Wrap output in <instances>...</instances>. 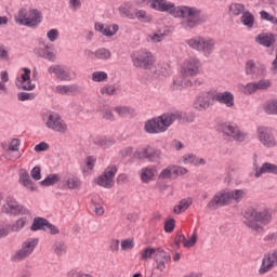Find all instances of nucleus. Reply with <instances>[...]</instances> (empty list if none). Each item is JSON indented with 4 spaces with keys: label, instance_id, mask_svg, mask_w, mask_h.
Here are the masks:
<instances>
[{
    "label": "nucleus",
    "instance_id": "1",
    "mask_svg": "<svg viewBox=\"0 0 277 277\" xmlns=\"http://www.w3.org/2000/svg\"><path fill=\"white\" fill-rule=\"evenodd\" d=\"M150 8L158 12H168L174 18H184L181 22L183 29H196L199 25L207 23V14L196 6L181 5L176 8L174 2H168V0H148Z\"/></svg>",
    "mask_w": 277,
    "mask_h": 277
},
{
    "label": "nucleus",
    "instance_id": "2",
    "mask_svg": "<svg viewBox=\"0 0 277 277\" xmlns=\"http://www.w3.org/2000/svg\"><path fill=\"white\" fill-rule=\"evenodd\" d=\"M183 116L181 113H167L159 117L149 119L145 122V131L150 134L166 133L167 129L176 122V120H182Z\"/></svg>",
    "mask_w": 277,
    "mask_h": 277
},
{
    "label": "nucleus",
    "instance_id": "3",
    "mask_svg": "<svg viewBox=\"0 0 277 277\" xmlns=\"http://www.w3.org/2000/svg\"><path fill=\"white\" fill-rule=\"evenodd\" d=\"M243 198H246V190L243 189H223L216 193L213 198L208 202V209H210V211H217L219 207H226L230 205V200L239 203L243 200Z\"/></svg>",
    "mask_w": 277,
    "mask_h": 277
},
{
    "label": "nucleus",
    "instance_id": "4",
    "mask_svg": "<svg viewBox=\"0 0 277 277\" xmlns=\"http://www.w3.org/2000/svg\"><path fill=\"white\" fill-rule=\"evenodd\" d=\"M245 217H246V221H245L246 226L259 233V230H263V226H267V224L272 222V211L263 210L259 212L253 208H249L245 212ZM261 224L263 226H261Z\"/></svg>",
    "mask_w": 277,
    "mask_h": 277
},
{
    "label": "nucleus",
    "instance_id": "5",
    "mask_svg": "<svg viewBox=\"0 0 277 277\" xmlns=\"http://www.w3.org/2000/svg\"><path fill=\"white\" fill-rule=\"evenodd\" d=\"M15 23L24 27H38L42 23V13L38 9H32L27 15V10L19 9L15 15Z\"/></svg>",
    "mask_w": 277,
    "mask_h": 277
},
{
    "label": "nucleus",
    "instance_id": "6",
    "mask_svg": "<svg viewBox=\"0 0 277 277\" xmlns=\"http://www.w3.org/2000/svg\"><path fill=\"white\" fill-rule=\"evenodd\" d=\"M186 44L195 51H201L206 57H209L215 49V40L211 38L195 37L186 41Z\"/></svg>",
    "mask_w": 277,
    "mask_h": 277
},
{
    "label": "nucleus",
    "instance_id": "7",
    "mask_svg": "<svg viewBox=\"0 0 277 277\" xmlns=\"http://www.w3.org/2000/svg\"><path fill=\"white\" fill-rule=\"evenodd\" d=\"M132 63L135 68L150 70L155 66V56L151 52L140 50L132 54Z\"/></svg>",
    "mask_w": 277,
    "mask_h": 277
},
{
    "label": "nucleus",
    "instance_id": "8",
    "mask_svg": "<svg viewBox=\"0 0 277 277\" xmlns=\"http://www.w3.org/2000/svg\"><path fill=\"white\" fill-rule=\"evenodd\" d=\"M36 246H38V238H28L22 243V248L15 251V253L11 256V261L16 263L18 261H25V259H29V256L34 254Z\"/></svg>",
    "mask_w": 277,
    "mask_h": 277
},
{
    "label": "nucleus",
    "instance_id": "9",
    "mask_svg": "<svg viewBox=\"0 0 277 277\" xmlns=\"http://www.w3.org/2000/svg\"><path fill=\"white\" fill-rule=\"evenodd\" d=\"M116 172H118V168H116V166H108L103 174L95 179L94 182L100 187H104V189H111L115 185L114 179H116Z\"/></svg>",
    "mask_w": 277,
    "mask_h": 277
},
{
    "label": "nucleus",
    "instance_id": "10",
    "mask_svg": "<svg viewBox=\"0 0 277 277\" xmlns=\"http://www.w3.org/2000/svg\"><path fill=\"white\" fill-rule=\"evenodd\" d=\"M2 213L8 215H29V211L24 206L18 205L16 199L9 197L2 207Z\"/></svg>",
    "mask_w": 277,
    "mask_h": 277
},
{
    "label": "nucleus",
    "instance_id": "11",
    "mask_svg": "<svg viewBox=\"0 0 277 277\" xmlns=\"http://www.w3.org/2000/svg\"><path fill=\"white\" fill-rule=\"evenodd\" d=\"M45 126L48 129H51V131H55L56 133H66V131H68L66 121H64L57 113H52L48 116Z\"/></svg>",
    "mask_w": 277,
    "mask_h": 277
},
{
    "label": "nucleus",
    "instance_id": "12",
    "mask_svg": "<svg viewBox=\"0 0 277 277\" xmlns=\"http://www.w3.org/2000/svg\"><path fill=\"white\" fill-rule=\"evenodd\" d=\"M277 266V249L269 251L262 259V264L259 269L260 276L272 272Z\"/></svg>",
    "mask_w": 277,
    "mask_h": 277
},
{
    "label": "nucleus",
    "instance_id": "13",
    "mask_svg": "<svg viewBox=\"0 0 277 277\" xmlns=\"http://www.w3.org/2000/svg\"><path fill=\"white\" fill-rule=\"evenodd\" d=\"M220 131L227 135V137H233L235 142H243L246 140V134L239 130V128L233 123H222L220 126Z\"/></svg>",
    "mask_w": 277,
    "mask_h": 277
},
{
    "label": "nucleus",
    "instance_id": "14",
    "mask_svg": "<svg viewBox=\"0 0 277 277\" xmlns=\"http://www.w3.org/2000/svg\"><path fill=\"white\" fill-rule=\"evenodd\" d=\"M181 72L183 77H196L200 72V60L190 57L183 63Z\"/></svg>",
    "mask_w": 277,
    "mask_h": 277
},
{
    "label": "nucleus",
    "instance_id": "15",
    "mask_svg": "<svg viewBox=\"0 0 277 277\" xmlns=\"http://www.w3.org/2000/svg\"><path fill=\"white\" fill-rule=\"evenodd\" d=\"M212 100L213 97H211V93H199L194 101L193 107L196 111H207V109L213 105Z\"/></svg>",
    "mask_w": 277,
    "mask_h": 277
},
{
    "label": "nucleus",
    "instance_id": "16",
    "mask_svg": "<svg viewBox=\"0 0 277 277\" xmlns=\"http://www.w3.org/2000/svg\"><path fill=\"white\" fill-rule=\"evenodd\" d=\"M137 159H147L151 163H157L161 159V149H157L153 146H147L141 151L136 153Z\"/></svg>",
    "mask_w": 277,
    "mask_h": 277
},
{
    "label": "nucleus",
    "instance_id": "17",
    "mask_svg": "<svg viewBox=\"0 0 277 277\" xmlns=\"http://www.w3.org/2000/svg\"><path fill=\"white\" fill-rule=\"evenodd\" d=\"M48 72L55 75L56 79H60V81H70L72 79L68 67L64 65H52L49 67Z\"/></svg>",
    "mask_w": 277,
    "mask_h": 277
},
{
    "label": "nucleus",
    "instance_id": "18",
    "mask_svg": "<svg viewBox=\"0 0 277 277\" xmlns=\"http://www.w3.org/2000/svg\"><path fill=\"white\" fill-rule=\"evenodd\" d=\"M258 135L260 142L267 148H273V146H276V138H274L272 129L265 127L259 128Z\"/></svg>",
    "mask_w": 277,
    "mask_h": 277
},
{
    "label": "nucleus",
    "instance_id": "19",
    "mask_svg": "<svg viewBox=\"0 0 277 277\" xmlns=\"http://www.w3.org/2000/svg\"><path fill=\"white\" fill-rule=\"evenodd\" d=\"M154 261L157 263L156 269L163 272L166 269V263L172 261V256L161 248H157L154 253Z\"/></svg>",
    "mask_w": 277,
    "mask_h": 277
},
{
    "label": "nucleus",
    "instance_id": "20",
    "mask_svg": "<svg viewBox=\"0 0 277 277\" xmlns=\"http://www.w3.org/2000/svg\"><path fill=\"white\" fill-rule=\"evenodd\" d=\"M256 44L269 49L276 44V35L272 32H261L255 37Z\"/></svg>",
    "mask_w": 277,
    "mask_h": 277
},
{
    "label": "nucleus",
    "instance_id": "21",
    "mask_svg": "<svg viewBox=\"0 0 277 277\" xmlns=\"http://www.w3.org/2000/svg\"><path fill=\"white\" fill-rule=\"evenodd\" d=\"M213 100L221 103V105H226V107H235V95L229 91L215 94Z\"/></svg>",
    "mask_w": 277,
    "mask_h": 277
},
{
    "label": "nucleus",
    "instance_id": "22",
    "mask_svg": "<svg viewBox=\"0 0 277 277\" xmlns=\"http://www.w3.org/2000/svg\"><path fill=\"white\" fill-rule=\"evenodd\" d=\"M118 29H120L118 24H114L111 27H105V25L101 23H95V30L100 31V34H102L103 36H107L108 38H111V36H116V34H118Z\"/></svg>",
    "mask_w": 277,
    "mask_h": 277
},
{
    "label": "nucleus",
    "instance_id": "23",
    "mask_svg": "<svg viewBox=\"0 0 277 277\" xmlns=\"http://www.w3.org/2000/svg\"><path fill=\"white\" fill-rule=\"evenodd\" d=\"M261 174L277 175V166L272 162H264L260 169L255 170V179H259Z\"/></svg>",
    "mask_w": 277,
    "mask_h": 277
},
{
    "label": "nucleus",
    "instance_id": "24",
    "mask_svg": "<svg viewBox=\"0 0 277 277\" xmlns=\"http://www.w3.org/2000/svg\"><path fill=\"white\" fill-rule=\"evenodd\" d=\"M94 146L98 148H109L116 144V140L111 136H96L93 138Z\"/></svg>",
    "mask_w": 277,
    "mask_h": 277
},
{
    "label": "nucleus",
    "instance_id": "25",
    "mask_svg": "<svg viewBox=\"0 0 277 277\" xmlns=\"http://www.w3.org/2000/svg\"><path fill=\"white\" fill-rule=\"evenodd\" d=\"M19 183L26 187V189H30V192H35L36 187L34 186V181L29 177V173L25 169L19 170Z\"/></svg>",
    "mask_w": 277,
    "mask_h": 277
},
{
    "label": "nucleus",
    "instance_id": "26",
    "mask_svg": "<svg viewBox=\"0 0 277 277\" xmlns=\"http://www.w3.org/2000/svg\"><path fill=\"white\" fill-rule=\"evenodd\" d=\"M49 224V220L44 217L37 216L32 221V225L30 226V230H47V226Z\"/></svg>",
    "mask_w": 277,
    "mask_h": 277
},
{
    "label": "nucleus",
    "instance_id": "27",
    "mask_svg": "<svg viewBox=\"0 0 277 277\" xmlns=\"http://www.w3.org/2000/svg\"><path fill=\"white\" fill-rule=\"evenodd\" d=\"M155 172H157V168L156 167H154L151 169L143 168L141 170V181L143 183H150V181H153V179H155Z\"/></svg>",
    "mask_w": 277,
    "mask_h": 277
},
{
    "label": "nucleus",
    "instance_id": "28",
    "mask_svg": "<svg viewBox=\"0 0 277 277\" xmlns=\"http://www.w3.org/2000/svg\"><path fill=\"white\" fill-rule=\"evenodd\" d=\"M229 16H241L246 12V4L243 3H232L228 6Z\"/></svg>",
    "mask_w": 277,
    "mask_h": 277
},
{
    "label": "nucleus",
    "instance_id": "29",
    "mask_svg": "<svg viewBox=\"0 0 277 277\" xmlns=\"http://www.w3.org/2000/svg\"><path fill=\"white\" fill-rule=\"evenodd\" d=\"M192 198L182 199L177 206L173 208V212L176 213V215H181L184 211H187L189 207H192Z\"/></svg>",
    "mask_w": 277,
    "mask_h": 277
},
{
    "label": "nucleus",
    "instance_id": "30",
    "mask_svg": "<svg viewBox=\"0 0 277 277\" xmlns=\"http://www.w3.org/2000/svg\"><path fill=\"white\" fill-rule=\"evenodd\" d=\"M240 23L248 27V29H252L254 27V15L250 11H246L241 14Z\"/></svg>",
    "mask_w": 277,
    "mask_h": 277
},
{
    "label": "nucleus",
    "instance_id": "31",
    "mask_svg": "<svg viewBox=\"0 0 277 277\" xmlns=\"http://www.w3.org/2000/svg\"><path fill=\"white\" fill-rule=\"evenodd\" d=\"M94 57L96 60H102V61L111 60V51L105 48H100L94 52Z\"/></svg>",
    "mask_w": 277,
    "mask_h": 277
},
{
    "label": "nucleus",
    "instance_id": "32",
    "mask_svg": "<svg viewBox=\"0 0 277 277\" xmlns=\"http://www.w3.org/2000/svg\"><path fill=\"white\" fill-rule=\"evenodd\" d=\"M66 243L62 240H56L52 246L53 252L56 256H62V254H66Z\"/></svg>",
    "mask_w": 277,
    "mask_h": 277
},
{
    "label": "nucleus",
    "instance_id": "33",
    "mask_svg": "<svg viewBox=\"0 0 277 277\" xmlns=\"http://www.w3.org/2000/svg\"><path fill=\"white\" fill-rule=\"evenodd\" d=\"M77 90H78V87L76 84L56 87V92L58 94H72V92H77Z\"/></svg>",
    "mask_w": 277,
    "mask_h": 277
},
{
    "label": "nucleus",
    "instance_id": "34",
    "mask_svg": "<svg viewBox=\"0 0 277 277\" xmlns=\"http://www.w3.org/2000/svg\"><path fill=\"white\" fill-rule=\"evenodd\" d=\"M60 183V175L57 174H50L43 181H41V185L43 187H51V185H55Z\"/></svg>",
    "mask_w": 277,
    "mask_h": 277
},
{
    "label": "nucleus",
    "instance_id": "35",
    "mask_svg": "<svg viewBox=\"0 0 277 277\" xmlns=\"http://www.w3.org/2000/svg\"><path fill=\"white\" fill-rule=\"evenodd\" d=\"M17 90H25L31 92V90H36V84L31 83V80H27L26 82H21L17 80L15 83Z\"/></svg>",
    "mask_w": 277,
    "mask_h": 277
},
{
    "label": "nucleus",
    "instance_id": "36",
    "mask_svg": "<svg viewBox=\"0 0 277 277\" xmlns=\"http://www.w3.org/2000/svg\"><path fill=\"white\" fill-rule=\"evenodd\" d=\"M25 224H27V217H19L13 225H11V230L13 233H21V230L25 228Z\"/></svg>",
    "mask_w": 277,
    "mask_h": 277
},
{
    "label": "nucleus",
    "instance_id": "37",
    "mask_svg": "<svg viewBox=\"0 0 277 277\" xmlns=\"http://www.w3.org/2000/svg\"><path fill=\"white\" fill-rule=\"evenodd\" d=\"M114 109L119 116H121V118H124V116H129V114H135V109L127 106H123V107L118 106V107H115Z\"/></svg>",
    "mask_w": 277,
    "mask_h": 277
},
{
    "label": "nucleus",
    "instance_id": "38",
    "mask_svg": "<svg viewBox=\"0 0 277 277\" xmlns=\"http://www.w3.org/2000/svg\"><path fill=\"white\" fill-rule=\"evenodd\" d=\"M135 16L138 21H141V23H150V21H153V17L146 14V11L144 10L136 11Z\"/></svg>",
    "mask_w": 277,
    "mask_h": 277
},
{
    "label": "nucleus",
    "instance_id": "39",
    "mask_svg": "<svg viewBox=\"0 0 277 277\" xmlns=\"http://www.w3.org/2000/svg\"><path fill=\"white\" fill-rule=\"evenodd\" d=\"M258 63L254 60H250L246 63V75H256Z\"/></svg>",
    "mask_w": 277,
    "mask_h": 277
},
{
    "label": "nucleus",
    "instance_id": "40",
    "mask_svg": "<svg viewBox=\"0 0 277 277\" xmlns=\"http://www.w3.org/2000/svg\"><path fill=\"white\" fill-rule=\"evenodd\" d=\"M157 252V249L155 248H146L143 251H141V261H146L148 259H153V254Z\"/></svg>",
    "mask_w": 277,
    "mask_h": 277
},
{
    "label": "nucleus",
    "instance_id": "41",
    "mask_svg": "<svg viewBox=\"0 0 277 277\" xmlns=\"http://www.w3.org/2000/svg\"><path fill=\"white\" fill-rule=\"evenodd\" d=\"M92 80L97 82V83H101L103 81H107V72H105V71H94L92 74Z\"/></svg>",
    "mask_w": 277,
    "mask_h": 277
},
{
    "label": "nucleus",
    "instance_id": "42",
    "mask_svg": "<svg viewBox=\"0 0 277 277\" xmlns=\"http://www.w3.org/2000/svg\"><path fill=\"white\" fill-rule=\"evenodd\" d=\"M67 186L69 189H79V187L81 186V181L79 180V177H69L67 180Z\"/></svg>",
    "mask_w": 277,
    "mask_h": 277
},
{
    "label": "nucleus",
    "instance_id": "43",
    "mask_svg": "<svg viewBox=\"0 0 277 277\" xmlns=\"http://www.w3.org/2000/svg\"><path fill=\"white\" fill-rule=\"evenodd\" d=\"M172 166H169L159 173L158 179L166 181L172 179Z\"/></svg>",
    "mask_w": 277,
    "mask_h": 277
},
{
    "label": "nucleus",
    "instance_id": "44",
    "mask_svg": "<svg viewBox=\"0 0 277 277\" xmlns=\"http://www.w3.org/2000/svg\"><path fill=\"white\" fill-rule=\"evenodd\" d=\"M260 16L262 21H268L269 23H273V25H277V17L267 13V11H261Z\"/></svg>",
    "mask_w": 277,
    "mask_h": 277
},
{
    "label": "nucleus",
    "instance_id": "45",
    "mask_svg": "<svg viewBox=\"0 0 277 277\" xmlns=\"http://www.w3.org/2000/svg\"><path fill=\"white\" fill-rule=\"evenodd\" d=\"M168 30H163V32H161V30H158L153 36H150V40L151 42H161V40H163V37L168 36Z\"/></svg>",
    "mask_w": 277,
    "mask_h": 277
},
{
    "label": "nucleus",
    "instance_id": "46",
    "mask_svg": "<svg viewBox=\"0 0 277 277\" xmlns=\"http://www.w3.org/2000/svg\"><path fill=\"white\" fill-rule=\"evenodd\" d=\"M119 12H120V15L126 17V18H130V19L135 18V14H133L131 12V10L128 6H126V5L120 6L119 8Z\"/></svg>",
    "mask_w": 277,
    "mask_h": 277
},
{
    "label": "nucleus",
    "instance_id": "47",
    "mask_svg": "<svg viewBox=\"0 0 277 277\" xmlns=\"http://www.w3.org/2000/svg\"><path fill=\"white\" fill-rule=\"evenodd\" d=\"M18 101H34L36 98V93H27V92H19L17 93Z\"/></svg>",
    "mask_w": 277,
    "mask_h": 277
},
{
    "label": "nucleus",
    "instance_id": "48",
    "mask_svg": "<svg viewBox=\"0 0 277 277\" xmlns=\"http://www.w3.org/2000/svg\"><path fill=\"white\" fill-rule=\"evenodd\" d=\"M171 170L175 176H185V174H187V169L185 167L171 166Z\"/></svg>",
    "mask_w": 277,
    "mask_h": 277
},
{
    "label": "nucleus",
    "instance_id": "49",
    "mask_svg": "<svg viewBox=\"0 0 277 277\" xmlns=\"http://www.w3.org/2000/svg\"><path fill=\"white\" fill-rule=\"evenodd\" d=\"M197 157L194 154H188L182 157L183 163H193L194 166H198Z\"/></svg>",
    "mask_w": 277,
    "mask_h": 277
},
{
    "label": "nucleus",
    "instance_id": "50",
    "mask_svg": "<svg viewBox=\"0 0 277 277\" xmlns=\"http://www.w3.org/2000/svg\"><path fill=\"white\" fill-rule=\"evenodd\" d=\"M176 228V221L174 219H170L164 222V232L172 233Z\"/></svg>",
    "mask_w": 277,
    "mask_h": 277
},
{
    "label": "nucleus",
    "instance_id": "51",
    "mask_svg": "<svg viewBox=\"0 0 277 277\" xmlns=\"http://www.w3.org/2000/svg\"><path fill=\"white\" fill-rule=\"evenodd\" d=\"M198 241V235L194 233L188 240H184V248H194Z\"/></svg>",
    "mask_w": 277,
    "mask_h": 277
},
{
    "label": "nucleus",
    "instance_id": "52",
    "mask_svg": "<svg viewBox=\"0 0 277 277\" xmlns=\"http://www.w3.org/2000/svg\"><path fill=\"white\" fill-rule=\"evenodd\" d=\"M256 90H259L256 87V82H249L245 87L243 93L245 94H254V92H256Z\"/></svg>",
    "mask_w": 277,
    "mask_h": 277
},
{
    "label": "nucleus",
    "instance_id": "53",
    "mask_svg": "<svg viewBox=\"0 0 277 277\" xmlns=\"http://www.w3.org/2000/svg\"><path fill=\"white\" fill-rule=\"evenodd\" d=\"M30 175L34 179V181H40L42 179V173L40 167L36 166L30 171Z\"/></svg>",
    "mask_w": 277,
    "mask_h": 277
},
{
    "label": "nucleus",
    "instance_id": "54",
    "mask_svg": "<svg viewBox=\"0 0 277 277\" xmlns=\"http://www.w3.org/2000/svg\"><path fill=\"white\" fill-rule=\"evenodd\" d=\"M175 248H181V243H185V235H183V230H179L176 236H175Z\"/></svg>",
    "mask_w": 277,
    "mask_h": 277
},
{
    "label": "nucleus",
    "instance_id": "55",
    "mask_svg": "<svg viewBox=\"0 0 277 277\" xmlns=\"http://www.w3.org/2000/svg\"><path fill=\"white\" fill-rule=\"evenodd\" d=\"M23 71L24 74H22L21 83H27V81H31V69L24 67Z\"/></svg>",
    "mask_w": 277,
    "mask_h": 277
},
{
    "label": "nucleus",
    "instance_id": "56",
    "mask_svg": "<svg viewBox=\"0 0 277 277\" xmlns=\"http://www.w3.org/2000/svg\"><path fill=\"white\" fill-rule=\"evenodd\" d=\"M255 85H256L258 90H268V88H272V81L260 80L259 82H255Z\"/></svg>",
    "mask_w": 277,
    "mask_h": 277
},
{
    "label": "nucleus",
    "instance_id": "57",
    "mask_svg": "<svg viewBox=\"0 0 277 277\" xmlns=\"http://www.w3.org/2000/svg\"><path fill=\"white\" fill-rule=\"evenodd\" d=\"M133 240L131 239H124L121 241V250L127 251V250H133L134 248Z\"/></svg>",
    "mask_w": 277,
    "mask_h": 277
},
{
    "label": "nucleus",
    "instance_id": "58",
    "mask_svg": "<svg viewBox=\"0 0 277 277\" xmlns=\"http://www.w3.org/2000/svg\"><path fill=\"white\" fill-rule=\"evenodd\" d=\"M10 229H11L10 224L0 225V239H3V237H8V235H10Z\"/></svg>",
    "mask_w": 277,
    "mask_h": 277
},
{
    "label": "nucleus",
    "instance_id": "59",
    "mask_svg": "<svg viewBox=\"0 0 277 277\" xmlns=\"http://www.w3.org/2000/svg\"><path fill=\"white\" fill-rule=\"evenodd\" d=\"M47 36H48V40H50V42H55V40H57V38H60V30L51 29L50 31H48Z\"/></svg>",
    "mask_w": 277,
    "mask_h": 277
},
{
    "label": "nucleus",
    "instance_id": "60",
    "mask_svg": "<svg viewBox=\"0 0 277 277\" xmlns=\"http://www.w3.org/2000/svg\"><path fill=\"white\" fill-rule=\"evenodd\" d=\"M255 75H258L259 77H265V75H267V67H265L264 64L258 63Z\"/></svg>",
    "mask_w": 277,
    "mask_h": 277
},
{
    "label": "nucleus",
    "instance_id": "61",
    "mask_svg": "<svg viewBox=\"0 0 277 277\" xmlns=\"http://www.w3.org/2000/svg\"><path fill=\"white\" fill-rule=\"evenodd\" d=\"M18 146H21V140L13 138L9 145V150H11V153H16L18 151Z\"/></svg>",
    "mask_w": 277,
    "mask_h": 277
},
{
    "label": "nucleus",
    "instance_id": "62",
    "mask_svg": "<svg viewBox=\"0 0 277 277\" xmlns=\"http://www.w3.org/2000/svg\"><path fill=\"white\" fill-rule=\"evenodd\" d=\"M265 111H266V114H272V115L277 114V105H276V102L273 101V102L268 103V104L266 105V107H265Z\"/></svg>",
    "mask_w": 277,
    "mask_h": 277
},
{
    "label": "nucleus",
    "instance_id": "63",
    "mask_svg": "<svg viewBox=\"0 0 277 277\" xmlns=\"http://www.w3.org/2000/svg\"><path fill=\"white\" fill-rule=\"evenodd\" d=\"M102 94H108V96H114L116 94V87L114 85H107L102 88L101 90Z\"/></svg>",
    "mask_w": 277,
    "mask_h": 277
},
{
    "label": "nucleus",
    "instance_id": "64",
    "mask_svg": "<svg viewBox=\"0 0 277 277\" xmlns=\"http://www.w3.org/2000/svg\"><path fill=\"white\" fill-rule=\"evenodd\" d=\"M44 150H49V145L44 142H41L35 146L36 153H42Z\"/></svg>",
    "mask_w": 277,
    "mask_h": 277
}]
</instances>
